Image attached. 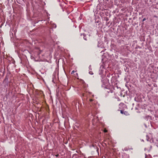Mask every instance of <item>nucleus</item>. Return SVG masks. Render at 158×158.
Returning <instances> with one entry per match:
<instances>
[{
    "label": "nucleus",
    "mask_w": 158,
    "mask_h": 158,
    "mask_svg": "<svg viewBox=\"0 0 158 158\" xmlns=\"http://www.w3.org/2000/svg\"><path fill=\"white\" fill-rule=\"evenodd\" d=\"M102 87H103L104 88L106 89V91L108 93H112L113 92V89H108L107 86H106L105 85H102Z\"/></svg>",
    "instance_id": "obj_1"
},
{
    "label": "nucleus",
    "mask_w": 158,
    "mask_h": 158,
    "mask_svg": "<svg viewBox=\"0 0 158 158\" xmlns=\"http://www.w3.org/2000/svg\"><path fill=\"white\" fill-rule=\"evenodd\" d=\"M104 69L102 68V69H100L99 71V74L101 75V77H102L104 76V75L103 74L104 73Z\"/></svg>",
    "instance_id": "obj_2"
},
{
    "label": "nucleus",
    "mask_w": 158,
    "mask_h": 158,
    "mask_svg": "<svg viewBox=\"0 0 158 158\" xmlns=\"http://www.w3.org/2000/svg\"><path fill=\"white\" fill-rule=\"evenodd\" d=\"M81 36L82 35H83V38H84V40H87V37H86V35L85 34L83 33V34H81Z\"/></svg>",
    "instance_id": "obj_3"
},
{
    "label": "nucleus",
    "mask_w": 158,
    "mask_h": 158,
    "mask_svg": "<svg viewBox=\"0 0 158 158\" xmlns=\"http://www.w3.org/2000/svg\"><path fill=\"white\" fill-rule=\"evenodd\" d=\"M120 113L122 114H125V115H127V114L128 113L127 112L124 111L123 110H120Z\"/></svg>",
    "instance_id": "obj_4"
},
{
    "label": "nucleus",
    "mask_w": 158,
    "mask_h": 158,
    "mask_svg": "<svg viewBox=\"0 0 158 158\" xmlns=\"http://www.w3.org/2000/svg\"><path fill=\"white\" fill-rule=\"evenodd\" d=\"M52 27H53L56 28V24H53Z\"/></svg>",
    "instance_id": "obj_5"
},
{
    "label": "nucleus",
    "mask_w": 158,
    "mask_h": 158,
    "mask_svg": "<svg viewBox=\"0 0 158 158\" xmlns=\"http://www.w3.org/2000/svg\"><path fill=\"white\" fill-rule=\"evenodd\" d=\"M89 74H90V75H93V73L92 72V71H89Z\"/></svg>",
    "instance_id": "obj_6"
},
{
    "label": "nucleus",
    "mask_w": 158,
    "mask_h": 158,
    "mask_svg": "<svg viewBox=\"0 0 158 158\" xmlns=\"http://www.w3.org/2000/svg\"><path fill=\"white\" fill-rule=\"evenodd\" d=\"M91 65H90L89 66V70H91Z\"/></svg>",
    "instance_id": "obj_7"
},
{
    "label": "nucleus",
    "mask_w": 158,
    "mask_h": 158,
    "mask_svg": "<svg viewBox=\"0 0 158 158\" xmlns=\"http://www.w3.org/2000/svg\"><path fill=\"white\" fill-rule=\"evenodd\" d=\"M74 72H75L74 71V70H73V71H72L71 74H73L74 73Z\"/></svg>",
    "instance_id": "obj_8"
},
{
    "label": "nucleus",
    "mask_w": 158,
    "mask_h": 158,
    "mask_svg": "<svg viewBox=\"0 0 158 158\" xmlns=\"http://www.w3.org/2000/svg\"><path fill=\"white\" fill-rule=\"evenodd\" d=\"M93 101V100L92 99H89V101L90 102H92Z\"/></svg>",
    "instance_id": "obj_9"
},
{
    "label": "nucleus",
    "mask_w": 158,
    "mask_h": 158,
    "mask_svg": "<svg viewBox=\"0 0 158 158\" xmlns=\"http://www.w3.org/2000/svg\"><path fill=\"white\" fill-rule=\"evenodd\" d=\"M146 20V19L145 18H144L143 19V20H142V21L143 22L145 21V20Z\"/></svg>",
    "instance_id": "obj_10"
},
{
    "label": "nucleus",
    "mask_w": 158,
    "mask_h": 158,
    "mask_svg": "<svg viewBox=\"0 0 158 158\" xmlns=\"http://www.w3.org/2000/svg\"><path fill=\"white\" fill-rule=\"evenodd\" d=\"M124 150H125L126 151H127L128 150L127 148H124Z\"/></svg>",
    "instance_id": "obj_11"
},
{
    "label": "nucleus",
    "mask_w": 158,
    "mask_h": 158,
    "mask_svg": "<svg viewBox=\"0 0 158 158\" xmlns=\"http://www.w3.org/2000/svg\"><path fill=\"white\" fill-rule=\"evenodd\" d=\"M104 132H107V130H104Z\"/></svg>",
    "instance_id": "obj_12"
},
{
    "label": "nucleus",
    "mask_w": 158,
    "mask_h": 158,
    "mask_svg": "<svg viewBox=\"0 0 158 158\" xmlns=\"http://www.w3.org/2000/svg\"><path fill=\"white\" fill-rule=\"evenodd\" d=\"M83 96H84V94H83Z\"/></svg>",
    "instance_id": "obj_13"
},
{
    "label": "nucleus",
    "mask_w": 158,
    "mask_h": 158,
    "mask_svg": "<svg viewBox=\"0 0 158 158\" xmlns=\"http://www.w3.org/2000/svg\"><path fill=\"white\" fill-rule=\"evenodd\" d=\"M147 141H148V139H147Z\"/></svg>",
    "instance_id": "obj_14"
}]
</instances>
